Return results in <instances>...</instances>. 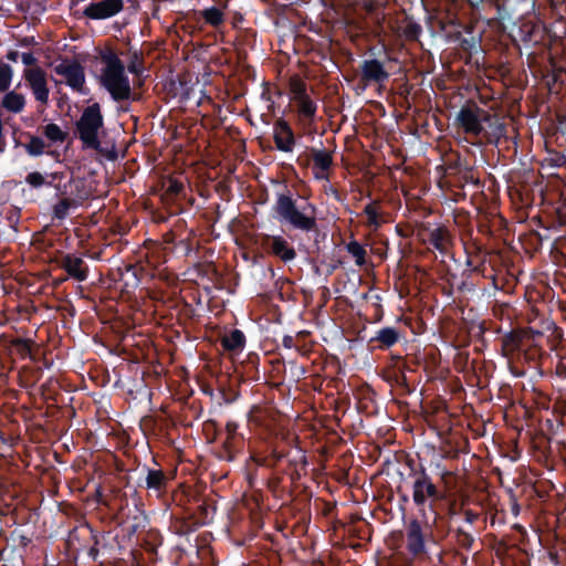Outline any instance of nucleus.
Returning <instances> with one entry per match:
<instances>
[{
    "label": "nucleus",
    "mask_w": 566,
    "mask_h": 566,
    "mask_svg": "<svg viewBox=\"0 0 566 566\" xmlns=\"http://www.w3.org/2000/svg\"><path fill=\"white\" fill-rule=\"evenodd\" d=\"M310 150L306 149V151L300 154L296 158L297 165L302 167H307L312 160V153L308 154Z\"/></svg>",
    "instance_id": "obj_51"
},
{
    "label": "nucleus",
    "mask_w": 566,
    "mask_h": 566,
    "mask_svg": "<svg viewBox=\"0 0 566 566\" xmlns=\"http://www.w3.org/2000/svg\"><path fill=\"white\" fill-rule=\"evenodd\" d=\"M511 511L514 516H517L520 514V505L515 500H513V502L511 504Z\"/></svg>",
    "instance_id": "obj_58"
},
{
    "label": "nucleus",
    "mask_w": 566,
    "mask_h": 566,
    "mask_svg": "<svg viewBox=\"0 0 566 566\" xmlns=\"http://www.w3.org/2000/svg\"><path fill=\"white\" fill-rule=\"evenodd\" d=\"M29 143L24 145L27 153L30 156L38 157L44 154L45 143L44 140L34 135L29 134Z\"/></svg>",
    "instance_id": "obj_41"
},
{
    "label": "nucleus",
    "mask_w": 566,
    "mask_h": 566,
    "mask_svg": "<svg viewBox=\"0 0 566 566\" xmlns=\"http://www.w3.org/2000/svg\"><path fill=\"white\" fill-rule=\"evenodd\" d=\"M227 8L226 3H220L219 6H212L210 8H206L200 11V15L205 20V22L214 28L219 29L221 25H223L226 21V13L224 10Z\"/></svg>",
    "instance_id": "obj_26"
},
{
    "label": "nucleus",
    "mask_w": 566,
    "mask_h": 566,
    "mask_svg": "<svg viewBox=\"0 0 566 566\" xmlns=\"http://www.w3.org/2000/svg\"><path fill=\"white\" fill-rule=\"evenodd\" d=\"M289 455L287 447L284 441V437L281 442L276 443L268 458H265L262 462H259L261 465L275 467L279 462L286 459Z\"/></svg>",
    "instance_id": "obj_30"
},
{
    "label": "nucleus",
    "mask_w": 566,
    "mask_h": 566,
    "mask_svg": "<svg viewBox=\"0 0 566 566\" xmlns=\"http://www.w3.org/2000/svg\"><path fill=\"white\" fill-rule=\"evenodd\" d=\"M1 106L9 112L20 113L25 106V98L22 94L11 91L4 95Z\"/></svg>",
    "instance_id": "obj_29"
},
{
    "label": "nucleus",
    "mask_w": 566,
    "mask_h": 566,
    "mask_svg": "<svg viewBox=\"0 0 566 566\" xmlns=\"http://www.w3.org/2000/svg\"><path fill=\"white\" fill-rule=\"evenodd\" d=\"M400 29L402 36L407 41H418L422 33V27L409 15L405 17Z\"/></svg>",
    "instance_id": "obj_28"
},
{
    "label": "nucleus",
    "mask_w": 566,
    "mask_h": 566,
    "mask_svg": "<svg viewBox=\"0 0 566 566\" xmlns=\"http://www.w3.org/2000/svg\"><path fill=\"white\" fill-rule=\"evenodd\" d=\"M24 78L29 83L32 91L46 83L45 72L40 67L25 69Z\"/></svg>",
    "instance_id": "obj_35"
},
{
    "label": "nucleus",
    "mask_w": 566,
    "mask_h": 566,
    "mask_svg": "<svg viewBox=\"0 0 566 566\" xmlns=\"http://www.w3.org/2000/svg\"><path fill=\"white\" fill-rule=\"evenodd\" d=\"M33 94H34V97L36 101L43 103V104H46L48 101H49V88H48V85L46 83H44L43 85L34 88L33 91Z\"/></svg>",
    "instance_id": "obj_48"
},
{
    "label": "nucleus",
    "mask_w": 566,
    "mask_h": 566,
    "mask_svg": "<svg viewBox=\"0 0 566 566\" xmlns=\"http://www.w3.org/2000/svg\"><path fill=\"white\" fill-rule=\"evenodd\" d=\"M146 471L145 476V489L150 495H155L157 499L163 497L167 493L169 479L161 469H150L144 467Z\"/></svg>",
    "instance_id": "obj_15"
},
{
    "label": "nucleus",
    "mask_w": 566,
    "mask_h": 566,
    "mask_svg": "<svg viewBox=\"0 0 566 566\" xmlns=\"http://www.w3.org/2000/svg\"><path fill=\"white\" fill-rule=\"evenodd\" d=\"M473 11H479V7L483 0H465Z\"/></svg>",
    "instance_id": "obj_57"
},
{
    "label": "nucleus",
    "mask_w": 566,
    "mask_h": 566,
    "mask_svg": "<svg viewBox=\"0 0 566 566\" xmlns=\"http://www.w3.org/2000/svg\"><path fill=\"white\" fill-rule=\"evenodd\" d=\"M127 70L129 73L140 76L143 75L144 67V56L143 53L138 50H130L127 63Z\"/></svg>",
    "instance_id": "obj_33"
},
{
    "label": "nucleus",
    "mask_w": 566,
    "mask_h": 566,
    "mask_svg": "<svg viewBox=\"0 0 566 566\" xmlns=\"http://www.w3.org/2000/svg\"><path fill=\"white\" fill-rule=\"evenodd\" d=\"M389 76L390 74L385 69L384 63L377 59L364 60L360 64L359 81L364 83V86L373 83L381 85L388 81Z\"/></svg>",
    "instance_id": "obj_12"
},
{
    "label": "nucleus",
    "mask_w": 566,
    "mask_h": 566,
    "mask_svg": "<svg viewBox=\"0 0 566 566\" xmlns=\"http://www.w3.org/2000/svg\"><path fill=\"white\" fill-rule=\"evenodd\" d=\"M549 3L552 18L557 22H563L566 19V0H547Z\"/></svg>",
    "instance_id": "obj_43"
},
{
    "label": "nucleus",
    "mask_w": 566,
    "mask_h": 566,
    "mask_svg": "<svg viewBox=\"0 0 566 566\" xmlns=\"http://www.w3.org/2000/svg\"><path fill=\"white\" fill-rule=\"evenodd\" d=\"M25 182L29 184L32 188H40L42 186L55 187L60 190L59 186L53 184V180L48 181L44 176L39 171H33L27 175Z\"/></svg>",
    "instance_id": "obj_42"
},
{
    "label": "nucleus",
    "mask_w": 566,
    "mask_h": 566,
    "mask_svg": "<svg viewBox=\"0 0 566 566\" xmlns=\"http://www.w3.org/2000/svg\"><path fill=\"white\" fill-rule=\"evenodd\" d=\"M539 29L532 21H522L518 25H515L512 29L511 38L515 43L523 42L527 43H537Z\"/></svg>",
    "instance_id": "obj_23"
},
{
    "label": "nucleus",
    "mask_w": 566,
    "mask_h": 566,
    "mask_svg": "<svg viewBox=\"0 0 566 566\" xmlns=\"http://www.w3.org/2000/svg\"><path fill=\"white\" fill-rule=\"evenodd\" d=\"M347 252L355 258V263L358 266L366 264L367 252L365 248L356 240H352L346 244Z\"/></svg>",
    "instance_id": "obj_36"
},
{
    "label": "nucleus",
    "mask_w": 566,
    "mask_h": 566,
    "mask_svg": "<svg viewBox=\"0 0 566 566\" xmlns=\"http://www.w3.org/2000/svg\"><path fill=\"white\" fill-rule=\"evenodd\" d=\"M221 440V447L217 451V455L220 460L223 461H234L238 454H240L244 449V437L243 436H222L214 437V440Z\"/></svg>",
    "instance_id": "obj_16"
},
{
    "label": "nucleus",
    "mask_w": 566,
    "mask_h": 566,
    "mask_svg": "<svg viewBox=\"0 0 566 566\" xmlns=\"http://www.w3.org/2000/svg\"><path fill=\"white\" fill-rule=\"evenodd\" d=\"M401 337V332L398 328L386 326L376 332L375 336L369 339V344H376V348L386 350L395 346Z\"/></svg>",
    "instance_id": "obj_18"
},
{
    "label": "nucleus",
    "mask_w": 566,
    "mask_h": 566,
    "mask_svg": "<svg viewBox=\"0 0 566 566\" xmlns=\"http://www.w3.org/2000/svg\"><path fill=\"white\" fill-rule=\"evenodd\" d=\"M181 188H182V186H181V185H178V184H175V185H171V186H170V190H171L172 192H176V193H178V192L181 190Z\"/></svg>",
    "instance_id": "obj_59"
},
{
    "label": "nucleus",
    "mask_w": 566,
    "mask_h": 566,
    "mask_svg": "<svg viewBox=\"0 0 566 566\" xmlns=\"http://www.w3.org/2000/svg\"><path fill=\"white\" fill-rule=\"evenodd\" d=\"M454 124L465 135L478 139L481 144L496 145L506 134V126L499 115L480 107L473 101H468L460 108Z\"/></svg>",
    "instance_id": "obj_2"
},
{
    "label": "nucleus",
    "mask_w": 566,
    "mask_h": 566,
    "mask_svg": "<svg viewBox=\"0 0 566 566\" xmlns=\"http://www.w3.org/2000/svg\"><path fill=\"white\" fill-rule=\"evenodd\" d=\"M467 23H462L460 20L454 21L451 24H441V32L448 42H455L460 39V33L464 31Z\"/></svg>",
    "instance_id": "obj_34"
},
{
    "label": "nucleus",
    "mask_w": 566,
    "mask_h": 566,
    "mask_svg": "<svg viewBox=\"0 0 566 566\" xmlns=\"http://www.w3.org/2000/svg\"><path fill=\"white\" fill-rule=\"evenodd\" d=\"M238 429H239V424L235 421H233V420H229L226 423L224 430L223 431H217L216 434H217V437H222V436H231V437L243 436L242 433L238 432Z\"/></svg>",
    "instance_id": "obj_47"
},
{
    "label": "nucleus",
    "mask_w": 566,
    "mask_h": 566,
    "mask_svg": "<svg viewBox=\"0 0 566 566\" xmlns=\"http://www.w3.org/2000/svg\"><path fill=\"white\" fill-rule=\"evenodd\" d=\"M261 97L265 101H271V96H270V93L264 90L262 93H261Z\"/></svg>",
    "instance_id": "obj_60"
},
{
    "label": "nucleus",
    "mask_w": 566,
    "mask_h": 566,
    "mask_svg": "<svg viewBox=\"0 0 566 566\" xmlns=\"http://www.w3.org/2000/svg\"><path fill=\"white\" fill-rule=\"evenodd\" d=\"M449 552L438 542L419 560V566H449L447 556Z\"/></svg>",
    "instance_id": "obj_24"
},
{
    "label": "nucleus",
    "mask_w": 566,
    "mask_h": 566,
    "mask_svg": "<svg viewBox=\"0 0 566 566\" xmlns=\"http://www.w3.org/2000/svg\"><path fill=\"white\" fill-rule=\"evenodd\" d=\"M295 103L297 104L298 113L302 117L308 120L314 119L317 111V104L310 96Z\"/></svg>",
    "instance_id": "obj_37"
},
{
    "label": "nucleus",
    "mask_w": 566,
    "mask_h": 566,
    "mask_svg": "<svg viewBox=\"0 0 566 566\" xmlns=\"http://www.w3.org/2000/svg\"><path fill=\"white\" fill-rule=\"evenodd\" d=\"M43 134L52 143H63L67 138V133L63 132L60 126L54 123L44 126Z\"/></svg>",
    "instance_id": "obj_40"
},
{
    "label": "nucleus",
    "mask_w": 566,
    "mask_h": 566,
    "mask_svg": "<svg viewBox=\"0 0 566 566\" xmlns=\"http://www.w3.org/2000/svg\"><path fill=\"white\" fill-rule=\"evenodd\" d=\"M428 241L441 254H448L453 244L452 234L446 226H438L429 230Z\"/></svg>",
    "instance_id": "obj_19"
},
{
    "label": "nucleus",
    "mask_w": 566,
    "mask_h": 566,
    "mask_svg": "<svg viewBox=\"0 0 566 566\" xmlns=\"http://www.w3.org/2000/svg\"><path fill=\"white\" fill-rule=\"evenodd\" d=\"M407 464L410 468L409 476L412 479V501L417 507L423 510L429 501L433 503L443 499V492L422 463L416 465L413 460H408Z\"/></svg>",
    "instance_id": "obj_6"
},
{
    "label": "nucleus",
    "mask_w": 566,
    "mask_h": 566,
    "mask_svg": "<svg viewBox=\"0 0 566 566\" xmlns=\"http://www.w3.org/2000/svg\"><path fill=\"white\" fill-rule=\"evenodd\" d=\"M450 534L455 546L454 549L452 551L453 556L459 557L461 563L463 565H467L469 557L461 551L469 553L473 549V546L475 544L474 535L460 526L455 528H450Z\"/></svg>",
    "instance_id": "obj_14"
},
{
    "label": "nucleus",
    "mask_w": 566,
    "mask_h": 566,
    "mask_svg": "<svg viewBox=\"0 0 566 566\" xmlns=\"http://www.w3.org/2000/svg\"><path fill=\"white\" fill-rule=\"evenodd\" d=\"M54 72L65 78L66 85L78 93L84 92L85 72L76 60H63L54 66Z\"/></svg>",
    "instance_id": "obj_8"
},
{
    "label": "nucleus",
    "mask_w": 566,
    "mask_h": 566,
    "mask_svg": "<svg viewBox=\"0 0 566 566\" xmlns=\"http://www.w3.org/2000/svg\"><path fill=\"white\" fill-rule=\"evenodd\" d=\"M20 54L18 51H14V50H11L7 53L6 57L9 60V61H12V62H17L18 59H19Z\"/></svg>",
    "instance_id": "obj_55"
},
{
    "label": "nucleus",
    "mask_w": 566,
    "mask_h": 566,
    "mask_svg": "<svg viewBox=\"0 0 566 566\" xmlns=\"http://www.w3.org/2000/svg\"><path fill=\"white\" fill-rule=\"evenodd\" d=\"M98 551L95 548V547H92L90 549V555L93 556L95 558V556L97 555Z\"/></svg>",
    "instance_id": "obj_63"
},
{
    "label": "nucleus",
    "mask_w": 566,
    "mask_h": 566,
    "mask_svg": "<svg viewBox=\"0 0 566 566\" xmlns=\"http://www.w3.org/2000/svg\"><path fill=\"white\" fill-rule=\"evenodd\" d=\"M527 333L524 329H512L501 338L502 353L505 357H511L522 350L524 339Z\"/></svg>",
    "instance_id": "obj_20"
},
{
    "label": "nucleus",
    "mask_w": 566,
    "mask_h": 566,
    "mask_svg": "<svg viewBox=\"0 0 566 566\" xmlns=\"http://www.w3.org/2000/svg\"><path fill=\"white\" fill-rule=\"evenodd\" d=\"M269 251L284 263L291 262L296 258L295 249L282 235L271 237Z\"/></svg>",
    "instance_id": "obj_22"
},
{
    "label": "nucleus",
    "mask_w": 566,
    "mask_h": 566,
    "mask_svg": "<svg viewBox=\"0 0 566 566\" xmlns=\"http://www.w3.org/2000/svg\"><path fill=\"white\" fill-rule=\"evenodd\" d=\"M189 88H186L185 92L181 94V99L187 101L189 99Z\"/></svg>",
    "instance_id": "obj_61"
},
{
    "label": "nucleus",
    "mask_w": 566,
    "mask_h": 566,
    "mask_svg": "<svg viewBox=\"0 0 566 566\" xmlns=\"http://www.w3.org/2000/svg\"><path fill=\"white\" fill-rule=\"evenodd\" d=\"M463 516H464V521L470 525L475 524L480 520V514L472 510H464Z\"/></svg>",
    "instance_id": "obj_50"
},
{
    "label": "nucleus",
    "mask_w": 566,
    "mask_h": 566,
    "mask_svg": "<svg viewBox=\"0 0 566 566\" xmlns=\"http://www.w3.org/2000/svg\"><path fill=\"white\" fill-rule=\"evenodd\" d=\"M363 212L367 217L366 226L368 228L377 230L381 226L382 220L380 218L378 201H371L366 205Z\"/></svg>",
    "instance_id": "obj_31"
},
{
    "label": "nucleus",
    "mask_w": 566,
    "mask_h": 566,
    "mask_svg": "<svg viewBox=\"0 0 566 566\" xmlns=\"http://www.w3.org/2000/svg\"><path fill=\"white\" fill-rule=\"evenodd\" d=\"M104 127V117L98 103L84 108L80 118L75 122V136L82 142L83 147L93 149L104 155L108 160L117 159L115 147L111 150L102 147L98 134Z\"/></svg>",
    "instance_id": "obj_4"
},
{
    "label": "nucleus",
    "mask_w": 566,
    "mask_h": 566,
    "mask_svg": "<svg viewBox=\"0 0 566 566\" xmlns=\"http://www.w3.org/2000/svg\"><path fill=\"white\" fill-rule=\"evenodd\" d=\"M220 343L224 350L240 353L245 347L247 338L242 331L235 328L224 334Z\"/></svg>",
    "instance_id": "obj_25"
},
{
    "label": "nucleus",
    "mask_w": 566,
    "mask_h": 566,
    "mask_svg": "<svg viewBox=\"0 0 566 566\" xmlns=\"http://www.w3.org/2000/svg\"><path fill=\"white\" fill-rule=\"evenodd\" d=\"M272 212L282 226L291 230L302 233L318 232L317 207L307 198L293 191L286 184L275 192Z\"/></svg>",
    "instance_id": "obj_1"
},
{
    "label": "nucleus",
    "mask_w": 566,
    "mask_h": 566,
    "mask_svg": "<svg viewBox=\"0 0 566 566\" xmlns=\"http://www.w3.org/2000/svg\"><path fill=\"white\" fill-rule=\"evenodd\" d=\"M464 251L467 253V265L471 268L472 271L479 272L480 265H483L485 262V254L480 259V264L474 263V258H480L483 253L482 244L471 239L470 241L464 242Z\"/></svg>",
    "instance_id": "obj_27"
},
{
    "label": "nucleus",
    "mask_w": 566,
    "mask_h": 566,
    "mask_svg": "<svg viewBox=\"0 0 566 566\" xmlns=\"http://www.w3.org/2000/svg\"><path fill=\"white\" fill-rule=\"evenodd\" d=\"M290 91L291 93L293 94V99L295 102L300 101V99H304L305 97L310 96L307 94V85L306 83L297 77V76H294L291 78L290 81Z\"/></svg>",
    "instance_id": "obj_39"
},
{
    "label": "nucleus",
    "mask_w": 566,
    "mask_h": 566,
    "mask_svg": "<svg viewBox=\"0 0 566 566\" xmlns=\"http://www.w3.org/2000/svg\"><path fill=\"white\" fill-rule=\"evenodd\" d=\"M454 43H457L458 48L470 59L483 55L482 31H476L472 22L467 23L464 31L460 33V39Z\"/></svg>",
    "instance_id": "obj_10"
},
{
    "label": "nucleus",
    "mask_w": 566,
    "mask_h": 566,
    "mask_svg": "<svg viewBox=\"0 0 566 566\" xmlns=\"http://www.w3.org/2000/svg\"><path fill=\"white\" fill-rule=\"evenodd\" d=\"M62 269L74 280L83 282L88 276V266L85 261L75 254H66L61 262Z\"/></svg>",
    "instance_id": "obj_17"
},
{
    "label": "nucleus",
    "mask_w": 566,
    "mask_h": 566,
    "mask_svg": "<svg viewBox=\"0 0 566 566\" xmlns=\"http://www.w3.org/2000/svg\"><path fill=\"white\" fill-rule=\"evenodd\" d=\"M312 153L313 171L316 179H327L326 171L333 165L332 155L325 149H316L314 147L307 148Z\"/></svg>",
    "instance_id": "obj_21"
},
{
    "label": "nucleus",
    "mask_w": 566,
    "mask_h": 566,
    "mask_svg": "<svg viewBox=\"0 0 566 566\" xmlns=\"http://www.w3.org/2000/svg\"><path fill=\"white\" fill-rule=\"evenodd\" d=\"M273 140L275 148L283 153L293 151L296 138L293 128L284 118H277L273 124Z\"/></svg>",
    "instance_id": "obj_13"
},
{
    "label": "nucleus",
    "mask_w": 566,
    "mask_h": 566,
    "mask_svg": "<svg viewBox=\"0 0 566 566\" xmlns=\"http://www.w3.org/2000/svg\"><path fill=\"white\" fill-rule=\"evenodd\" d=\"M284 441L287 447V463L289 467L293 470L291 473V479L293 481L298 480L303 473H306V468L308 465V460L305 453V450H303L298 446V437L296 436H284Z\"/></svg>",
    "instance_id": "obj_7"
},
{
    "label": "nucleus",
    "mask_w": 566,
    "mask_h": 566,
    "mask_svg": "<svg viewBox=\"0 0 566 566\" xmlns=\"http://www.w3.org/2000/svg\"><path fill=\"white\" fill-rule=\"evenodd\" d=\"M198 527V523H190L184 518H177L172 524L174 533L179 536L188 535L195 532Z\"/></svg>",
    "instance_id": "obj_46"
},
{
    "label": "nucleus",
    "mask_w": 566,
    "mask_h": 566,
    "mask_svg": "<svg viewBox=\"0 0 566 566\" xmlns=\"http://www.w3.org/2000/svg\"><path fill=\"white\" fill-rule=\"evenodd\" d=\"M22 63L27 66H32L36 64V59L30 52H24L21 54Z\"/></svg>",
    "instance_id": "obj_53"
},
{
    "label": "nucleus",
    "mask_w": 566,
    "mask_h": 566,
    "mask_svg": "<svg viewBox=\"0 0 566 566\" xmlns=\"http://www.w3.org/2000/svg\"><path fill=\"white\" fill-rule=\"evenodd\" d=\"M458 20H460V19L457 17V14L451 13V12H446V13L437 17V25H438L439 30H441V24H451Z\"/></svg>",
    "instance_id": "obj_49"
},
{
    "label": "nucleus",
    "mask_w": 566,
    "mask_h": 566,
    "mask_svg": "<svg viewBox=\"0 0 566 566\" xmlns=\"http://www.w3.org/2000/svg\"><path fill=\"white\" fill-rule=\"evenodd\" d=\"M563 28H564L563 34L566 36V24Z\"/></svg>",
    "instance_id": "obj_64"
},
{
    "label": "nucleus",
    "mask_w": 566,
    "mask_h": 566,
    "mask_svg": "<svg viewBox=\"0 0 566 566\" xmlns=\"http://www.w3.org/2000/svg\"><path fill=\"white\" fill-rule=\"evenodd\" d=\"M376 392L370 387H364L358 391V410L370 413L374 406Z\"/></svg>",
    "instance_id": "obj_32"
},
{
    "label": "nucleus",
    "mask_w": 566,
    "mask_h": 566,
    "mask_svg": "<svg viewBox=\"0 0 566 566\" xmlns=\"http://www.w3.org/2000/svg\"><path fill=\"white\" fill-rule=\"evenodd\" d=\"M244 21V17L240 12H234L231 17V25L233 29H241V24Z\"/></svg>",
    "instance_id": "obj_52"
},
{
    "label": "nucleus",
    "mask_w": 566,
    "mask_h": 566,
    "mask_svg": "<svg viewBox=\"0 0 566 566\" xmlns=\"http://www.w3.org/2000/svg\"><path fill=\"white\" fill-rule=\"evenodd\" d=\"M98 57L104 64L99 77L101 85L111 94L115 102L138 101L139 96L133 93L124 62L109 46L98 50Z\"/></svg>",
    "instance_id": "obj_3"
},
{
    "label": "nucleus",
    "mask_w": 566,
    "mask_h": 566,
    "mask_svg": "<svg viewBox=\"0 0 566 566\" xmlns=\"http://www.w3.org/2000/svg\"><path fill=\"white\" fill-rule=\"evenodd\" d=\"M123 8V0H102L86 6L83 15L91 20H105L119 13Z\"/></svg>",
    "instance_id": "obj_11"
},
{
    "label": "nucleus",
    "mask_w": 566,
    "mask_h": 566,
    "mask_svg": "<svg viewBox=\"0 0 566 566\" xmlns=\"http://www.w3.org/2000/svg\"><path fill=\"white\" fill-rule=\"evenodd\" d=\"M403 536L406 551L417 562L439 542L431 526L417 517L405 521Z\"/></svg>",
    "instance_id": "obj_5"
},
{
    "label": "nucleus",
    "mask_w": 566,
    "mask_h": 566,
    "mask_svg": "<svg viewBox=\"0 0 566 566\" xmlns=\"http://www.w3.org/2000/svg\"><path fill=\"white\" fill-rule=\"evenodd\" d=\"M282 345L287 348V349H292L295 347V342H294V337L291 336V335H284L283 336V339H282Z\"/></svg>",
    "instance_id": "obj_54"
},
{
    "label": "nucleus",
    "mask_w": 566,
    "mask_h": 566,
    "mask_svg": "<svg viewBox=\"0 0 566 566\" xmlns=\"http://www.w3.org/2000/svg\"><path fill=\"white\" fill-rule=\"evenodd\" d=\"M13 75L12 67L0 60V93L8 91Z\"/></svg>",
    "instance_id": "obj_45"
},
{
    "label": "nucleus",
    "mask_w": 566,
    "mask_h": 566,
    "mask_svg": "<svg viewBox=\"0 0 566 566\" xmlns=\"http://www.w3.org/2000/svg\"><path fill=\"white\" fill-rule=\"evenodd\" d=\"M493 3L502 21L522 18L535 9V0H493Z\"/></svg>",
    "instance_id": "obj_9"
},
{
    "label": "nucleus",
    "mask_w": 566,
    "mask_h": 566,
    "mask_svg": "<svg viewBox=\"0 0 566 566\" xmlns=\"http://www.w3.org/2000/svg\"><path fill=\"white\" fill-rule=\"evenodd\" d=\"M73 203L74 201L70 198L61 199L53 206V217L57 220H64L67 217L69 210Z\"/></svg>",
    "instance_id": "obj_44"
},
{
    "label": "nucleus",
    "mask_w": 566,
    "mask_h": 566,
    "mask_svg": "<svg viewBox=\"0 0 566 566\" xmlns=\"http://www.w3.org/2000/svg\"><path fill=\"white\" fill-rule=\"evenodd\" d=\"M465 180L479 185V180H474L472 175H470V177H465Z\"/></svg>",
    "instance_id": "obj_62"
},
{
    "label": "nucleus",
    "mask_w": 566,
    "mask_h": 566,
    "mask_svg": "<svg viewBox=\"0 0 566 566\" xmlns=\"http://www.w3.org/2000/svg\"><path fill=\"white\" fill-rule=\"evenodd\" d=\"M478 230L482 234H488L489 235V234L492 233L490 227L486 223H480L479 227H478Z\"/></svg>",
    "instance_id": "obj_56"
},
{
    "label": "nucleus",
    "mask_w": 566,
    "mask_h": 566,
    "mask_svg": "<svg viewBox=\"0 0 566 566\" xmlns=\"http://www.w3.org/2000/svg\"><path fill=\"white\" fill-rule=\"evenodd\" d=\"M9 346L21 358H27L31 355L32 342L24 338H12L9 340Z\"/></svg>",
    "instance_id": "obj_38"
}]
</instances>
